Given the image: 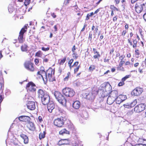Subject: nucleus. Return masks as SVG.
Returning <instances> with one entry per match:
<instances>
[{
  "label": "nucleus",
  "instance_id": "nucleus-62",
  "mask_svg": "<svg viewBox=\"0 0 146 146\" xmlns=\"http://www.w3.org/2000/svg\"><path fill=\"white\" fill-rule=\"evenodd\" d=\"M126 33V31H123L122 33V35L124 36L125 35Z\"/></svg>",
  "mask_w": 146,
  "mask_h": 146
},
{
  "label": "nucleus",
  "instance_id": "nucleus-4",
  "mask_svg": "<svg viewBox=\"0 0 146 146\" xmlns=\"http://www.w3.org/2000/svg\"><path fill=\"white\" fill-rule=\"evenodd\" d=\"M63 94L65 96L68 97H72L75 94V92L73 89L69 88H65L62 90Z\"/></svg>",
  "mask_w": 146,
  "mask_h": 146
},
{
  "label": "nucleus",
  "instance_id": "nucleus-58",
  "mask_svg": "<svg viewBox=\"0 0 146 146\" xmlns=\"http://www.w3.org/2000/svg\"><path fill=\"white\" fill-rule=\"evenodd\" d=\"M94 13L93 12H92L88 14H87L88 17H91L94 15Z\"/></svg>",
  "mask_w": 146,
  "mask_h": 146
},
{
  "label": "nucleus",
  "instance_id": "nucleus-55",
  "mask_svg": "<svg viewBox=\"0 0 146 146\" xmlns=\"http://www.w3.org/2000/svg\"><path fill=\"white\" fill-rule=\"evenodd\" d=\"M100 56V54H96V55H94V58H96L98 57H99Z\"/></svg>",
  "mask_w": 146,
  "mask_h": 146
},
{
  "label": "nucleus",
  "instance_id": "nucleus-26",
  "mask_svg": "<svg viewBox=\"0 0 146 146\" xmlns=\"http://www.w3.org/2000/svg\"><path fill=\"white\" fill-rule=\"evenodd\" d=\"M64 133L67 134H70L69 132L66 130L65 129H62L59 132V134H60L63 135Z\"/></svg>",
  "mask_w": 146,
  "mask_h": 146
},
{
  "label": "nucleus",
  "instance_id": "nucleus-44",
  "mask_svg": "<svg viewBox=\"0 0 146 146\" xmlns=\"http://www.w3.org/2000/svg\"><path fill=\"white\" fill-rule=\"evenodd\" d=\"M124 84V82L123 81H121L118 84V86H121Z\"/></svg>",
  "mask_w": 146,
  "mask_h": 146
},
{
  "label": "nucleus",
  "instance_id": "nucleus-64",
  "mask_svg": "<svg viewBox=\"0 0 146 146\" xmlns=\"http://www.w3.org/2000/svg\"><path fill=\"white\" fill-rule=\"evenodd\" d=\"M143 144H136L135 146H143Z\"/></svg>",
  "mask_w": 146,
  "mask_h": 146
},
{
  "label": "nucleus",
  "instance_id": "nucleus-12",
  "mask_svg": "<svg viewBox=\"0 0 146 146\" xmlns=\"http://www.w3.org/2000/svg\"><path fill=\"white\" fill-rule=\"evenodd\" d=\"M47 109L49 112L51 113L52 111V110L54 108L55 106L53 102L52 101L50 102L47 104Z\"/></svg>",
  "mask_w": 146,
  "mask_h": 146
},
{
  "label": "nucleus",
  "instance_id": "nucleus-19",
  "mask_svg": "<svg viewBox=\"0 0 146 146\" xmlns=\"http://www.w3.org/2000/svg\"><path fill=\"white\" fill-rule=\"evenodd\" d=\"M27 126L29 129L31 131L34 130L35 127L34 123L32 122H29L27 124Z\"/></svg>",
  "mask_w": 146,
  "mask_h": 146
},
{
  "label": "nucleus",
  "instance_id": "nucleus-37",
  "mask_svg": "<svg viewBox=\"0 0 146 146\" xmlns=\"http://www.w3.org/2000/svg\"><path fill=\"white\" fill-rule=\"evenodd\" d=\"M73 7H74V10L76 12H79L80 9L78 8L77 5H76L73 6Z\"/></svg>",
  "mask_w": 146,
  "mask_h": 146
},
{
  "label": "nucleus",
  "instance_id": "nucleus-3",
  "mask_svg": "<svg viewBox=\"0 0 146 146\" xmlns=\"http://www.w3.org/2000/svg\"><path fill=\"white\" fill-rule=\"evenodd\" d=\"M52 69L50 68L48 69L46 72L43 71V74H44V77L45 79L46 80H48L51 82H52L55 80V79L53 78L54 72H53V73H52Z\"/></svg>",
  "mask_w": 146,
  "mask_h": 146
},
{
  "label": "nucleus",
  "instance_id": "nucleus-39",
  "mask_svg": "<svg viewBox=\"0 0 146 146\" xmlns=\"http://www.w3.org/2000/svg\"><path fill=\"white\" fill-rule=\"evenodd\" d=\"M14 10V9L12 7L10 6L8 7V10L9 12L10 13H11L13 12Z\"/></svg>",
  "mask_w": 146,
  "mask_h": 146
},
{
  "label": "nucleus",
  "instance_id": "nucleus-49",
  "mask_svg": "<svg viewBox=\"0 0 146 146\" xmlns=\"http://www.w3.org/2000/svg\"><path fill=\"white\" fill-rule=\"evenodd\" d=\"M42 50L44 51H48L49 49V47H47L46 48H45L44 47H42Z\"/></svg>",
  "mask_w": 146,
  "mask_h": 146
},
{
  "label": "nucleus",
  "instance_id": "nucleus-10",
  "mask_svg": "<svg viewBox=\"0 0 146 146\" xmlns=\"http://www.w3.org/2000/svg\"><path fill=\"white\" fill-rule=\"evenodd\" d=\"M41 102L42 104L44 105H46L48 104L50 102V97L48 94H46L44 96L41 98Z\"/></svg>",
  "mask_w": 146,
  "mask_h": 146
},
{
  "label": "nucleus",
  "instance_id": "nucleus-36",
  "mask_svg": "<svg viewBox=\"0 0 146 146\" xmlns=\"http://www.w3.org/2000/svg\"><path fill=\"white\" fill-rule=\"evenodd\" d=\"M35 55L38 57H41L42 55V53L40 51H38L36 53Z\"/></svg>",
  "mask_w": 146,
  "mask_h": 146
},
{
  "label": "nucleus",
  "instance_id": "nucleus-38",
  "mask_svg": "<svg viewBox=\"0 0 146 146\" xmlns=\"http://www.w3.org/2000/svg\"><path fill=\"white\" fill-rule=\"evenodd\" d=\"M141 5L143 10L145 11H146V3H143L142 4H141Z\"/></svg>",
  "mask_w": 146,
  "mask_h": 146
},
{
  "label": "nucleus",
  "instance_id": "nucleus-54",
  "mask_svg": "<svg viewBox=\"0 0 146 146\" xmlns=\"http://www.w3.org/2000/svg\"><path fill=\"white\" fill-rule=\"evenodd\" d=\"M62 69L60 67L59 68L58 71V73H59L60 74L61 73V72L62 71Z\"/></svg>",
  "mask_w": 146,
  "mask_h": 146
},
{
  "label": "nucleus",
  "instance_id": "nucleus-17",
  "mask_svg": "<svg viewBox=\"0 0 146 146\" xmlns=\"http://www.w3.org/2000/svg\"><path fill=\"white\" fill-rule=\"evenodd\" d=\"M86 98L88 100H91L94 99L95 96L94 95V94L91 92L89 94L86 93Z\"/></svg>",
  "mask_w": 146,
  "mask_h": 146
},
{
  "label": "nucleus",
  "instance_id": "nucleus-29",
  "mask_svg": "<svg viewBox=\"0 0 146 146\" xmlns=\"http://www.w3.org/2000/svg\"><path fill=\"white\" fill-rule=\"evenodd\" d=\"M45 132L44 131L43 133H40L39 135V138L40 139H41L42 138H44L45 136Z\"/></svg>",
  "mask_w": 146,
  "mask_h": 146
},
{
  "label": "nucleus",
  "instance_id": "nucleus-35",
  "mask_svg": "<svg viewBox=\"0 0 146 146\" xmlns=\"http://www.w3.org/2000/svg\"><path fill=\"white\" fill-rule=\"evenodd\" d=\"M43 71H38L37 73V74L40 75L41 76V77L42 78L43 80L44 81V75H43V74H42L41 73V72H43Z\"/></svg>",
  "mask_w": 146,
  "mask_h": 146
},
{
  "label": "nucleus",
  "instance_id": "nucleus-24",
  "mask_svg": "<svg viewBox=\"0 0 146 146\" xmlns=\"http://www.w3.org/2000/svg\"><path fill=\"white\" fill-rule=\"evenodd\" d=\"M18 39L19 43H23L25 40V39L23 38V35L19 34L18 38Z\"/></svg>",
  "mask_w": 146,
  "mask_h": 146
},
{
  "label": "nucleus",
  "instance_id": "nucleus-40",
  "mask_svg": "<svg viewBox=\"0 0 146 146\" xmlns=\"http://www.w3.org/2000/svg\"><path fill=\"white\" fill-rule=\"evenodd\" d=\"M123 106L125 108H130L131 107V105H130L129 104L127 103L123 105Z\"/></svg>",
  "mask_w": 146,
  "mask_h": 146
},
{
  "label": "nucleus",
  "instance_id": "nucleus-2",
  "mask_svg": "<svg viewBox=\"0 0 146 146\" xmlns=\"http://www.w3.org/2000/svg\"><path fill=\"white\" fill-rule=\"evenodd\" d=\"M101 89L103 90L104 96H106L110 93L112 89L111 86L108 83H104L101 85Z\"/></svg>",
  "mask_w": 146,
  "mask_h": 146
},
{
  "label": "nucleus",
  "instance_id": "nucleus-13",
  "mask_svg": "<svg viewBox=\"0 0 146 146\" xmlns=\"http://www.w3.org/2000/svg\"><path fill=\"white\" fill-rule=\"evenodd\" d=\"M19 119L22 121L28 122L30 120V118L27 116H21L19 117Z\"/></svg>",
  "mask_w": 146,
  "mask_h": 146
},
{
  "label": "nucleus",
  "instance_id": "nucleus-7",
  "mask_svg": "<svg viewBox=\"0 0 146 146\" xmlns=\"http://www.w3.org/2000/svg\"><path fill=\"white\" fill-rule=\"evenodd\" d=\"M35 85L32 82L29 83L26 86V88L28 92H34L36 90Z\"/></svg>",
  "mask_w": 146,
  "mask_h": 146
},
{
  "label": "nucleus",
  "instance_id": "nucleus-42",
  "mask_svg": "<svg viewBox=\"0 0 146 146\" xmlns=\"http://www.w3.org/2000/svg\"><path fill=\"white\" fill-rule=\"evenodd\" d=\"M31 0H25L24 4L25 5H27L30 3Z\"/></svg>",
  "mask_w": 146,
  "mask_h": 146
},
{
  "label": "nucleus",
  "instance_id": "nucleus-63",
  "mask_svg": "<svg viewBox=\"0 0 146 146\" xmlns=\"http://www.w3.org/2000/svg\"><path fill=\"white\" fill-rule=\"evenodd\" d=\"M143 18L144 20L146 21V13L144 14L143 15Z\"/></svg>",
  "mask_w": 146,
  "mask_h": 146
},
{
  "label": "nucleus",
  "instance_id": "nucleus-11",
  "mask_svg": "<svg viewBox=\"0 0 146 146\" xmlns=\"http://www.w3.org/2000/svg\"><path fill=\"white\" fill-rule=\"evenodd\" d=\"M28 108L31 110H33L35 108V104L34 102L29 101L27 104Z\"/></svg>",
  "mask_w": 146,
  "mask_h": 146
},
{
  "label": "nucleus",
  "instance_id": "nucleus-32",
  "mask_svg": "<svg viewBox=\"0 0 146 146\" xmlns=\"http://www.w3.org/2000/svg\"><path fill=\"white\" fill-rule=\"evenodd\" d=\"M66 60V57H64L63 59L59 60V64H60L62 65L65 62Z\"/></svg>",
  "mask_w": 146,
  "mask_h": 146
},
{
  "label": "nucleus",
  "instance_id": "nucleus-21",
  "mask_svg": "<svg viewBox=\"0 0 146 146\" xmlns=\"http://www.w3.org/2000/svg\"><path fill=\"white\" fill-rule=\"evenodd\" d=\"M72 146H82L81 145V142L77 140L72 141Z\"/></svg>",
  "mask_w": 146,
  "mask_h": 146
},
{
  "label": "nucleus",
  "instance_id": "nucleus-60",
  "mask_svg": "<svg viewBox=\"0 0 146 146\" xmlns=\"http://www.w3.org/2000/svg\"><path fill=\"white\" fill-rule=\"evenodd\" d=\"M86 26H87V25L86 24H85L84 25L83 27V28L82 29V30H81V32H83V31H84V30L85 28L86 27Z\"/></svg>",
  "mask_w": 146,
  "mask_h": 146
},
{
  "label": "nucleus",
  "instance_id": "nucleus-57",
  "mask_svg": "<svg viewBox=\"0 0 146 146\" xmlns=\"http://www.w3.org/2000/svg\"><path fill=\"white\" fill-rule=\"evenodd\" d=\"M125 57V56L123 55H122L120 56L119 57V58L120 60H122Z\"/></svg>",
  "mask_w": 146,
  "mask_h": 146
},
{
  "label": "nucleus",
  "instance_id": "nucleus-1",
  "mask_svg": "<svg viewBox=\"0 0 146 146\" xmlns=\"http://www.w3.org/2000/svg\"><path fill=\"white\" fill-rule=\"evenodd\" d=\"M54 96L59 103L63 105H66L67 102L66 100L60 93L55 91L54 93Z\"/></svg>",
  "mask_w": 146,
  "mask_h": 146
},
{
  "label": "nucleus",
  "instance_id": "nucleus-5",
  "mask_svg": "<svg viewBox=\"0 0 146 146\" xmlns=\"http://www.w3.org/2000/svg\"><path fill=\"white\" fill-rule=\"evenodd\" d=\"M66 120L65 118L61 117L55 119L54 121V123L55 126L59 127H61L64 125Z\"/></svg>",
  "mask_w": 146,
  "mask_h": 146
},
{
  "label": "nucleus",
  "instance_id": "nucleus-46",
  "mask_svg": "<svg viewBox=\"0 0 146 146\" xmlns=\"http://www.w3.org/2000/svg\"><path fill=\"white\" fill-rule=\"evenodd\" d=\"M129 75L126 76L122 78L121 81L124 82L127 78L129 77Z\"/></svg>",
  "mask_w": 146,
  "mask_h": 146
},
{
  "label": "nucleus",
  "instance_id": "nucleus-45",
  "mask_svg": "<svg viewBox=\"0 0 146 146\" xmlns=\"http://www.w3.org/2000/svg\"><path fill=\"white\" fill-rule=\"evenodd\" d=\"M92 33L91 32H90L89 33V36L88 38V40H90V41L92 40Z\"/></svg>",
  "mask_w": 146,
  "mask_h": 146
},
{
  "label": "nucleus",
  "instance_id": "nucleus-56",
  "mask_svg": "<svg viewBox=\"0 0 146 146\" xmlns=\"http://www.w3.org/2000/svg\"><path fill=\"white\" fill-rule=\"evenodd\" d=\"M75 50H76L75 46V45H74L73 46V47H72V51L74 53L73 54H74V51Z\"/></svg>",
  "mask_w": 146,
  "mask_h": 146
},
{
  "label": "nucleus",
  "instance_id": "nucleus-33",
  "mask_svg": "<svg viewBox=\"0 0 146 146\" xmlns=\"http://www.w3.org/2000/svg\"><path fill=\"white\" fill-rule=\"evenodd\" d=\"M27 30L24 28H22L19 33V34L23 35L24 34L26 31Z\"/></svg>",
  "mask_w": 146,
  "mask_h": 146
},
{
  "label": "nucleus",
  "instance_id": "nucleus-30",
  "mask_svg": "<svg viewBox=\"0 0 146 146\" xmlns=\"http://www.w3.org/2000/svg\"><path fill=\"white\" fill-rule=\"evenodd\" d=\"M122 102L124 101L127 99V96L126 95H119Z\"/></svg>",
  "mask_w": 146,
  "mask_h": 146
},
{
  "label": "nucleus",
  "instance_id": "nucleus-8",
  "mask_svg": "<svg viewBox=\"0 0 146 146\" xmlns=\"http://www.w3.org/2000/svg\"><path fill=\"white\" fill-rule=\"evenodd\" d=\"M143 89L142 88L137 87L135 88L131 92L132 95L138 96L140 95L142 92Z\"/></svg>",
  "mask_w": 146,
  "mask_h": 146
},
{
  "label": "nucleus",
  "instance_id": "nucleus-27",
  "mask_svg": "<svg viewBox=\"0 0 146 146\" xmlns=\"http://www.w3.org/2000/svg\"><path fill=\"white\" fill-rule=\"evenodd\" d=\"M115 100L116 103L117 104H119L122 102V100L119 96L116 98Z\"/></svg>",
  "mask_w": 146,
  "mask_h": 146
},
{
  "label": "nucleus",
  "instance_id": "nucleus-41",
  "mask_svg": "<svg viewBox=\"0 0 146 146\" xmlns=\"http://www.w3.org/2000/svg\"><path fill=\"white\" fill-rule=\"evenodd\" d=\"M133 110H131V111H128V112H127V115H128L130 116V115H132L133 114Z\"/></svg>",
  "mask_w": 146,
  "mask_h": 146
},
{
  "label": "nucleus",
  "instance_id": "nucleus-43",
  "mask_svg": "<svg viewBox=\"0 0 146 146\" xmlns=\"http://www.w3.org/2000/svg\"><path fill=\"white\" fill-rule=\"evenodd\" d=\"M139 50L138 49H136L135 50V55H137L138 56H136V57L137 58L139 57V56L140 54L139 53Z\"/></svg>",
  "mask_w": 146,
  "mask_h": 146
},
{
  "label": "nucleus",
  "instance_id": "nucleus-51",
  "mask_svg": "<svg viewBox=\"0 0 146 146\" xmlns=\"http://www.w3.org/2000/svg\"><path fill=\"white\" fill-rule=\"evenodd\" d=\"M72 0H65L64 3L65 5H67L68 4L69 2Z\"/></svg>",
  "mask_w": 146,
  "mask_h": 146
},
{
  "label": "nucleus",
  "instance_id": "nucleus-48",
  "mask_svg": "<svg viewBox=\"0 0 146 146\" xmlns=\"http://www.w3.org/2000/svg\"><path fill=\"white\" fill-rule=\"evenodd\" d=\"M125 62L124 61L121 60L120 62V64H119V66L120 67H121V66L123 65V64Z\"/></svg>",
  "mask_w": 146,
  "mask_h": 146
},
{
  "label": "nucleus",
  "instance_id": "nucleus-50",
  "mask_svg": "<svg viewBox=\"0 0 146 146\" xmlns=\"http://www.w3.org/2000/svg\"><path fill=\"white\" fill-rule=\"evenodd\" d=\"M67 76H66L65 78H64V80H68V78L69 76L70 75V72H68L67 74Z\"/></svg>",
  "mask_w": 146,
  "mask_h": 146
},
{
  "label": "nucleus",
  "instance_id": "nucleus-23",
  "mask_svg": "<svg viewBox=\"0 0 146 146\" xmlns=\"http://www.w3.org/2000/svg\"><path fill=\"white\" fill-rule=\"evenodd\" d=\"M115 100V99L109 96L107 100V103L108 104L111 105L113 103Z\"/></svg>",
  "mask_w": 146,
  "mask_h": 146
},
{
  "label": "nucleus",
  "instance_id": "nucleus-6",
  "mask_svg": "<svg viewBox=\"0 0 146 146\" xmlns=\"http://www.w3.org/2000/svg\"><path fill=\"white\" fill-rule=\"evenodd\" d=\"M145 107V104H141L136 106L134 108V110L136 112L139 113L143 111Z\"/></svg>",
  "mask_w": 146,
  "mask_h": 146
},
{
  "label": "nucleus",
  "instance_id": "nucleus-9",
  "mask_svg": "<svg viewBox=\"0 0 146 146\" xmlns=\"http://www.w3.org/2000/svg\"><path fill=\"white\" fill-rule=\"evenodd\" d=\"M24 66L26 69L32 72L34 70L33 64L30 62H25L24 64Z\"/></svg>",
  "mask_w": 146,
  "mask_h": 146
},
{
  "label": "nucleus",
  "instance_id": "nucleus-59",
  "mask_svg": "<svg viewBox=\"0 0 146 146\" xmlns=\"http://www.w3.org/2000/svg\"><path fill=\"white\" fill-rule=\"evenodd\" d=\"M35 64H37L39 62L38 59H35Z\"/></svg>",
  "mask_w": 146,
  "mask_h": 146
},
{
  "label": "nucleus",
  "instance_id": "nucleus-20",
  "mask_svg": "<svg viewBox=\"0 0 146 146\" xmlns=\"http://www.w3.org/2000/svg\"><path fill=\"white\" fill-rule=\"evenodd\" d=\"M72 106L75 109H78L80 106V102L78 101H76L73 103Z\"/></svg>",
  "mask_w": 146,
  "mask_h": 146
},
{
  "label": "nucleus",
  "instance_id": "nucleus-47",
  "mask_svg": "<svg viewBox=\"0 0 146 146\" xmlns=\"http://www.w3.org/2000/svg\"><path fill=\"white\" fill-rule=\"evenodd\" d=\"M73 61V59H71L68 62V64H69V66L70 69L71 68V65L72 64V63Z\"/></svg>",
  "mask_w": 146,
  "mask_h": 146
},
{
  "label": "nucleus",
  "instance_id": "nucleus-15",
  "mask_svg": "<svg viewBox=\"0 0 146 146\" xmlns=\"http://www.w3.org/2000/svg\"><path fill=\"white\" fill-rule=\"evenodd\" d=\"M135 10L137 13H140L143 10L141 4H136L135 7Z\"/></svg>",
  "mask_w": 146,
  "mask_h": 146
},
{
  "label": "nucleus",
  "instance_id": "nucleus-53",
  "mask_svg": "<svg viewBox=\"0 0 146 146\" xmlns=\"http://www.w3.org/2000/svg\"><path fill=\"white\" fill-rule=\"evenodd\" d=\"M51 16L54 18H55L56 17V15L54 13H51Z\"/></svg>",
  "mask_w": 146,
  "mask_h": 146
},
{
  "label": "nucleus",
  "instance_id": "nucleus-31",
  "mask_svg": "<svg viewBox=\"0 0 146 146\" xmlns=\"http://www.w3.org/2000/svg\"><path fill=\"white\" fill-rule=\"evenodd\" d=\"M95 68L96 66L95 65H91L89 68V70L91 72L92 71L95 69Z\"/></svg>",
  "mask_w": 146,
  "mask_h": 146
},
{
  "label": "nucleus",
  "instance_id": "nucleus-61",
  "mask_svg": "<svg viewBox=\"0 0 146 146\" xmlns=\"http://www.w3.org/2000/svg\"><path fill=\"white\" fill-rule=\"evenodd\" d=\"M128 42L131 45H132V43L131 41V39H128Z\"/></svg>",
  "mask_w": 146,
  "mask_h": 146
},
{
  "label": "nucleus",
  "instance_id": "nucleus-28",
  "mask_svg": "<svg viewBox=\"0 0 146 146\" xmlns=\"http://www.w3.org/2000/svg\"><path fill=\"white\" fill-rule=\"evenodd\" d=\"M27 46L25 44L21 46V50L22 51H26L27 50Z\"/></svg>",
  "mask_w": 146,
  "mask_h": 146
},
{
  "label": "nucleus",
  "instance_id": "nucleus-25",
  "mask_svg": "<svg viewBox=\"0 0 146 146\" xmlns=\"http://www.w3.org/2000/svg\"><path fill=\"white\" fill-rule=\"evenodd\" d=\"M98 90L97 88L96 87H94L92 89V92H91V93H92L94 95L96 96L98 93Z\"/></svg>",
  "mask_w": 146,
  "mask_h": 146
},
{
  "label": "nucleus",
  "instance_id": "nucleus-34",
  "mask_svg": "<svg viewBox=\"0 0 146 146\" xmlns=\"http://www.w3.org/2000/svg\"><path fill=\"white\" fill-rule=\"evenodd\" d=\"M137 103V100L136 99L134 100L133 102L130 104L131 106V107H133Z\"/></svg>",
  "mask_w": 146,
  "mask_h": 146
},
{
  "label": "nucleus",
  "instance_id": "nucleus-16",
  "mask_svg": "<svg viewBox=\"0 0 146 146\" xmlns=\"http://www.w3.org/2000/svg\"><path fill=\"white\" fill-rule=\"evenodd\" d=\"M118 95V93L117 90H113L111 92L110 96L115 100Z\"/></svg>",
  "mask_w": 146,
  "mask_h": 146
},
{
  "label": "nucleus",
  "instance_id": "nucleus-18",
  "mask_svg": "<svg viewBox=\"0 0 146 146\" xmlns=\"http://www.w3.org/2000/svg\"><path fill=\"white\" fill-rule=\"evenodd\" d=\"M38 96L39 98H41L45 95L46 94H45L44 91L41 89H39L37 92Z\"/></svg>",
  "mask_w": 146,
  "mask_h": 146
},
{
  "label": "nucleus",
  "instance_id": "nucleus-14",
  "mask_svg": "<svg viewBox=\"0 0 146 146\" xmlns=\"http://www.w3.org/2000/svg\"><path fill=\"white\" fill-rule=\"evenodd\" d=\"M69 143L68 140L67 139H61L58 142V144L59 145L68 144Z\"/></svg>",
  "mask_w": 146,
  "mask_h": 146
},
{
  "label": "nucleus",
  "instance_id": "nucleus-52",
  "mask_svg": "<svg viewBox=\"0 0 146 146\" xmlns=\"http://www.w3.org/2000/svg\"><path fill=\"white\" fill-rule=\"evenodd\" d=\"M80 66H78L75 69H74V73H75L76 72H77L78 70H79V69L80 68Z\"/></svg>",
  "mask_w": 146,
  "mask_h": 146
},
{
  "label": "nucleus",
  "instance_id": "nucleus-22",
  "mask_svg": "<svg viewBox=\"0 0 146 146\" xmlns=\"http://www.w3.org/2000/svg\"><path fill=\"white\" fill-rule=\"evenodd\" d=\"M20 137L23 139L24 143L27 144L28 143L29 139L27 135L23 134L20 135Z\"/></svg>",
  "mask_w": 146,
  "mask_h": 146
}]
</instances>
